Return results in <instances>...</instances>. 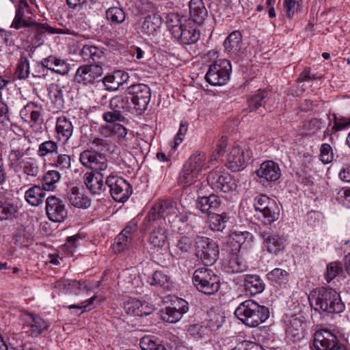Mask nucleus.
I'll return each instance as SVG.
<instances>
[{
	"mask_svg": "<svg viewBox=\"0 0 350 350\" xmlns=\"http://www.w3.org/2000/svg\"><path fill=\"white\" fill-rule=\"evenodd\" d=\"M310 305L317 311L340 313L345 309L339 293L331 288H319L311 291L308 296Z\"/></svg>",
	"mask_w": 350,
	"mask_h": 350,
	"instance_id": "1",
	"label": "nucleus"
},
{
	"mask_svg": "<svg viewBox=\"0 0 350 350\" xmlns=\"http://www.w3.org/2000/svg\"><path fill=\"white\" fill-rule=\"evenodd\" d=\"M269 310L252 299L241 302L234 311V315L250 327H256L269 317Z\"/></svg>",
	"mask_w": 350,
	"mask_h": 350,
	"instance_id": "2",
	"label": "nucleus"
},
{
	"mask_svg": "<svg viewBox=\"0 0 350 350\" xmlns=\"http://www.w3.org/2000/svg\"><path fill=\"white\" fill-rule=\"evenodd\" d=\"M174 217L183 223L188 218L187 215L180 214L176 202L169 200H161L156 204L146 216L144 224L146 228H149L154 224H161L166 217H168L169 222L174 221Z\"/></svg>",
	"mask_w": 350,
	"mask_h": 350,
	"instance_id": "3",
	"label": "nucleus"
},
{
	"mask_svg": "<svg viewBox=\"0 0 350 350\" xmlns=\"http://www.w3.org/2000/svg\"><path fill=\"white\" fill-rule=\"evenodd\" d=\"M14 7L15 16L10 25L11 28L20 29L24 27H32L39 33L45 31L51 33H57L55 29L47 23H38L33 20V14L27 0H19Z\"/></svg>",
	"mask_w": 350,
	"mask_h": 350,
	"instance_id": "4",
	"label": "nucleus"
},
{
	"mask_svg": "<svg viewBox=\"0 0 350 350\" xmlns=\"http://www.w3.org/2000/svg\"><path fill=\"white\" fill-rule=\"evenodd\" d=\"M206 154L200 152L192 154L184 164L181 170L178 182L184 185H190L194 183L199 178L206 165Z\"/></svg>",
	"mask_w": 350,
	"mask_h": 350,
	"instance_id": "5",
	"label": "nucleus"
},
{
	"mask_svg": "<svg viewBox=\"0 0 350 350\" xmlns=\"http://www.w3.org/2000/svg\"><path fill=\"white\" fill-rule=\"evenodd\" d=\"M193 283L199 291L206 295L215 293L220 287L218 275L208 267H200L194 271Z\"/></svg>",
	"mask_w": 350,
	"mask_h": 350,
	"instance_id": "6",
	"label": "nucleus"
},
{
	"mask_svg": "<svg viewBox=\"0 0 350 350\" xmlns=\"http://www.w3.org/2000/svg\"><path fill=\"white\" fill-rule=\"evenodd\" d=\"M254 206L258 219L265 225H271L279 218V207L273 200L266 195L260 194L256 196Z\"/></svg>",
	"mask_w": 350,
	"mask_h": 350,
	"instance_id": "7",
	"label": "nucleus"
},
{
	"mask_svg": "<svg viewBox=\"0 0 350 350\" xmlns=\"http://www.w3.org/2000/svg\"><path fill=\"white\" fill-rule=\"evenodd\" d=\"M232 70L230 62L228 59H218L209 66L206 74V81L211 85H224L229 80Z\"/></svg>",
	"mask_w": 350,
	"mask_h": 350,
	"instance_id": "8",
	"label": "nucleus"
},
{
	"mask_svg": "<svg viewBox=\"0 0 350 350\" xmlns=\"http://www.w3.org/2000/svg\"><path fill=\"white\" fill-rule=\"evenodd\" d=\"M196 255L205 265H212L219 256L217 244L208 238L198 237L195 243Z\"/></svg>",
	"mask_w": 350,
	"mask_h": 350,
	"instance_id": "9",
	"label": "nucleus"
},
{
	"mask_svg": "<svg viewBox=\"0 0 350 350\" xmlns=\"http://www.w3.org/2000/svg\"><path fill=\"white\" fill-rule=\"evenodd\" d=\"M310 347L314 350H347L336 335L327 329H321L315 332Z\"/></svg>",
	"mask_w": 350,
	"mask_h": 350,
	"instance_id": "10",
	"label": "nucleus"
},
{
	"mask_svg": "<svg viewBox=\"0 0 350 350\" xmlns=\"http://www.w3.org/2000/svg\"><path fill=\"white\" fill-rule=\"evenodd\" d=\"M79 161L83 166L95 172L105 171L108 167V160L105 154L89 150L80 154Z\"/></svg>",
	"mask_w": 350,
	"mask_h": 350,
	"instance_id": "11",
	"label": "nucleus"
},
{
	"mask_svg": "<svg viewBox=\"0 0 350 350\" xmlns=\"http://www.w3.org/2000/svg\"><path fill=\"white\" fill-rule=\"evenodd\" d=\"M83 183L92 194L100 195L105 190V185L109 187V174L107 172H87L83 176Z\"/></svg>",
	"mask_w": 350,
	"mask_h": 350,
	"instance_id": "12",
	"label": "nucleus"
},
{
	"mask_svg": "<svg viewBox=\"0 0 350 350\" xmlns=\"http://www.w3.org/2000/svg\"><path fill=\"white\" fill-rule=\"evenodd\" d=\"M101 64H91L80 66L76 72L75 81L84 85L93 83L103 74Z\"/></svg>",
	"mask_w": 350,
	"mask_h": 350,
	"instance_id": "13",
	"label": "nucleus"
},
{
	"mask_svg": "<svg viewBox=\"0 0 350 350\" xmlns=\"http://www.w3.org/2000/svg\"><path fill=\"white\" fill-rule=\"evenodd\" d=\"M46 213L49 219L54 222L64 221L68 216L64 202L54 196L46 198Z\"/></svg>",
	"mask_w": 350,
	"mask_h": 350,
	"instance_id": "14",
	"label": "nucleus"
},
{
	"mask_svg": "<svg viewBox=\"0 0 350 350\" xmlns=\"http://www.w3.org/2000/svg\"><path fill=\"white\" fill-rule=\"evenodd\" d=\"M260 237L263 239L264 248L270 254L277 255L285 247V238L278 233L264 231L260 232Z\"/></svg>",
	"mask_w": 350,
	"mask_h": 350,
	"instance_id": "15",
	"label": "nucleus"
},
{
	"mask_svg": "<svg viewBox=\"0 0 350 350\" xmlns=\"http://www.w3.org/2000/svg\"><path fill=\"white\" fill-rule=\"evenodd\" d=\"M131 194V185L122 178L111 175V196L119 202H124Z\"/></svg>",
	"mask_w": 350,
	"mask_h": 350,
	"instance_id": "16",
	"label": "nucleus"
},
{
	"mask_svg": "<svg viewBox=\"0 0 350 350\" xmlns=\"http://www.w3.org/2000/svg\"><path fill=\"white\" fill-rule=\"evenodd\" d=\"M27 140L22 137H16L12 138L9 144L10 153L8 154V159L10 162L12 167H16L21 161L22 158L27 153L29 148L27 147Z\"/></svg>",
	"mask_w": 350,
	"mask_h": 350,
	"instance_id": "17",
	"label": "nucleus"
},
{
	"mask_svg": "<svg viewBox=\"0 0 350 350\" xmlns=\"http://www.w3.org/2000/svg\"><path fill=\"white\" fill-rule=\"evenodd\" d=\"M175 32L173 37L182 44H193L200 38V33L197 31L196 25H192L189 20Z\"/></svg>",
	"mask_w": 350,
	"mask_h": 350,
	"instance_id": "18",
	"label": "nucleus"
},
{
	"mask_svg": "<svg viewBox=\"0 0 350 350\" xmlns=\"http://www.w3.org/2000/svg\"><path fill=\"white\" fill-rule=\"evenodd\" d=\"M258 177L260 182H272L277 180L280 177V170L278 165L272 161H267L263 162L260 168L256 171Z\"/></svg>",
	"mask_w": 350,
	"mask_h": 350,
	"instance_id": "19",
	"label": "nucleus"
},
{
	"mask_svg": "<svg viewBox=\"0 0 350 350\" xmlns=\"http://www.w3.org/2000/svg\"><path fill=\"white\" fill-rule=\"evenodd\" d=\"M242 44V36L239 31H232L224 42L225 51L232 58L239 57L243 53Z\"/></svg>",
	"mask_w": 350,
	"mask_h": 350,
	"instance_id": "20",
	"label": "nucleus"
},
{
	"mask_svg": "<svg viewBox=\"0 0 350 350\" xmlns=\"http://www.w3.org/2000/svg\"><path fill=\"white\" fill-rule=\"evenodd\" d=\"M39 64L42 67L62 75L68 74L70 69V65L66 61L55 55H49L46 58L42 59Z\"/></svg>",
	"mask_w": 350,
	"mask_h": 350,
	"instance_id": "21",
	"label": "nucleus"
},
{
	"mask_svg": "<svg viewBox=\"0 0 350 350\" xmlns=\"http://www.w3.org/2000/svg\"><path fill=\"white\" fill-rule=\"evenodd\" d=\"M221 204V199L215 194L208 196L198 197L196 200V207L204 213L211 214L217 211Z\"/></svg>",
	"mask_w": 350,
	"mask_h": 350,
	"instance_id": "22",
	"label": "nucleus"
},
{
	"mask_svg": "<svg viewBox=\"0 0 350 350\" xmlns=\"http://www.w3.org/2000/svg\"><path fill=\"white\" fill-rule=\"evenodd\" d=\"M80 56L87 64H99L103 63L105 55L101 50L92 45H84L80 50Z\"/></svg>",
	"mask_w": 350,
	"mask_h": 350,
	"instance_id": "23",
	"label": "nucleus"
},
{
	"mask_svg": "<svg viewBox=\"0 0 350 350\" xmlns=\"http://www.w3.org/2000/svg\"><path fill=\"white\" fill-rule=\"evenodd\" d=\"M189 7V21L200 25L208 16V11L202 0H191Z\"/></svg>",
	"mask_w": 350,
	"mask_h": 350,
	"instance_id": "24",
	"label": "nucleus"
},
{
	"mask_svg": "<svg viewBox=\"0 0 350 350\" xmlns=\"http://www.w3.org/2000/svg\"><path fill=\"white\" fill-rule=\"evenodd\" d=\"M162 23L161 17L157 14L148 15L141 21L140 31L147 36H154Z\"/></svg>",
	"mask_w": 350,
	"mask_h": 350,
	"instance_id": "25",
	"label": "nucleus"
},
{
	"mask_svg": "<svg viewBox=\"0 0 350 350\" xmlns=\"http://www.w3.org/2000/svg\"><path fill=\"white\" fill-rule=\"evenodd\" d=\"M245 163V152L239 146L233 147L228 154L226 166L232 171L239 170Z\"/></svg>",
	"mask_w": 350,
	"mask_h": 350,
	"instance_id": "26",
	"label": "nucleus"
},
{
	"mask_svg": "<svg viewBox=\"0 0 350 350\" xmlns=\"http://www.w3.org/2000/svg\"><path fill=\"white\" fill-rule=\"evenodd\" d=\"M67 198L70 204L77 208H87L91 204L90 199L77 187H72L68 190Z\"/></svg>",
	"mask_w": 350,
	"mask_h": 350,
	"instance_id": "27",
	"label": "nucleus"
},
{
	"mask_svg": "<svg viewBox=\"0 0 350 350\" xmlns=\"http://www.w3.org/2000/svg\"><path fill=\"white\" fill-rule=\"evenodd\" d=\"M28 318L27 320V327L28 328L27 332L32 337L39 336L43 331L48 329V323L40 317L29 314Z\"/></svg>",
	"mask_w": 350,
	"mask_h": 350,
	"instance_id": "28",
	"label": "nucleus"
},
{
	"mask_svg": "<svg viewBox=\"0 0 350 350\" xmlns=\"http://www.w3.org/2000/svg\"><path fill=\"white\" fill-rule=\"evenodd\" d=\"M17 203L5 196H0V220L12 219L17 216Z\"/></svg>",
	"mask_w": 350,
	"mask_h": 350,
	"instance_id": "29",
	"label": "nucleus"
},
{
	"mask_svg": "<svg viewBox=\"0 0 350 350\" xmlns=\"http://www.w3.org/2000/svg\"><path fill=\"white\" fill-rule=\"evenodd\" d=\"M224 269L228 273H241L247 269V265L238 254L229 252V256L224 262Z\"/></svg>",
	"mask_w": 350,
	"mask_h": 350,
	"instance_id": "30",
	"label": "nucleus"
},
{
	"mask_svg": "<svg viewBox=\"0 0 350 350\" xmlns=\"http://www.w3.org/2000/svg\"><path fill=\"white\" fill-rule=\"evenodd\" d=\"M55 131L59 140L67 142L72 135L73 125L66 117L61 116L56 120Z\"/></svg>",
	"mask_w": 350,
	"mask_h": 350,
	"instance_id": "31",
	"label": "nucleus"
},
{
	"mask_svg": "<svg viewBox=\"0 0 350 350\" xmlns=\"http://www.w3.org/2000/svg\"><path fill=\"white\" fill-rule=\"evenodd\" d=\"M151 96L150 89H139L131 98L135 108L139 113L144 111L148 107Z\"/></svg>",
	"mask_w": 350,
	"mask_h": 350,
	"instance_id": "32",
	"label": "nucleus"
},
{
	"mask_svg": "<svg viewBox=\"0 0 350 350\" xmlns=\"http://www.w3.org/2000/svg\"><path fill=\"white\" fill-rule=\"evenodd\" d=\"M251 235L248 232H239L232 233L229 238L228 252L239 254Z\"/></svg>",
	"mask_w": 350,
	"mask_h": 350,
	"instance_id": "33",
	"label": "nucleus"
},
{
	"mask_svg": "<svg viewBox=\"0 0 350 350\" xmlns=\"http://www.w3.org/2000/svg\"><path fill=\"white\" fill-rule=\"evenodd\" d=\"M244 286L247 293L251 295H255L264 291L265 284L258 275H245Z\"/></svg>",
	"mask_w": 350,
	"mask_h": 350,
	"instance_id": "34",
	"label": "nucleus"
},
{
	"mask_svg": "<svg viewBox=\"0 0 350 350\" xmlns=\"http://www.w3.org/2000/svg\"><path fill=\"white\" fill-rule=\"evenodd\" d=\"M53 286L60 291L78 293V291L87 289L85 282L70 280L68 279H60L53 284Z\"/></svg>",
	"mask_w": 350,
	"mask_h": 350,
	"instance_id": "35",
	"label": "nucleus"
},
{
	"mask_svg": "<svg viewBox=\"0 0 350 350\" xmlns=\"http://www.w3.org/2000/svg\"><path fill=\"white\" fill-rule=\"evenodd\" d=\"M147 282L151 286H159L166 290H170L172 286L170 276L162 271H154L148 277Z\"/></svg>",
	"mask_w": 350,
	"mask_h": 350,
	"instance_id": "36",
	"label": "nucleus"
},
{
	"mask_svg": "<svg viewBox=\"0 0 350 350\" xmlns=\"http://www.w3.org/2000/svg\"><path fill=\"white\" fill-rule=\"evenodd\" d=\"M126 103L122 97L115 96L111 99V109L113 110V111H111V123L114 121L124 123L127 122V120L122 115Z\"/></svg>",
	"mask_w": 350,
	"mask_h": 350,
	"instance_id": "37",
	"label": "nucleus"
},
{
	"mask_svg": "<svg viewBox=\"0 0 350 350\" xmlns=\"http://www.w3.org/2000/svg\"><path fill=\"white\" fill-rule=\"evenodd\" d=\"M206 320L207 326L212 330H217L224 322L222 311L218 308H212L207 311Z\"/></svg>",
	"mask_w": 350,
	"mask_h": 350,
	"instance_id": "38",
	"label": "nucleus"
},
{
	"mask_svg": "<svg viewBox=\"0 0 350 350\" xmlns=\"http://www.w3.org/2000/svg\"><path fill=\"white\" fill-rule=\"evenodd\" d=\"M45 191L42 187L34 185L25 192V198L29 204L34 206H38L44 201L46 196Z\"/></svg>",
	"mask_w": 350,
	"mask_h": 350,
	"instance_id": "39",
	"label": "nucleus"
},
{
	"mask_svg": "<svg viewBox=\"0 0 350 350\" xmlns=\"http://www.w3.org/2000/svg\"><path fill=\"white\" fill-rule=\"evenodd\" d=\"M167 233L165 228H154L150 234L149 242L155 247H163L167 240Z\"/></svg>",
	"mask_w": 350,
	"mask_h": 350,
	"instance_id": "40",
	"label": "nucleus"
},
{
	"mask_svg": "<svg viewBox=\"0 0 350 350\" xmlns=\"http://www.w3.org/2000/svg\"><path fill=\"white\" fill-rule=\"evenodd\" d=\"M267 276L269 281L279 286L286 285L290 277L286 270L280 268L273 269L267 274Z\"/></svg>",
	"mask_w": 350,
	"mask_h": 350,
	"instance_id": "41",
	"label": "nucleus"
},
{
	"mask_svg": "<svg viewBox=\"0 0 350 350\" xmlns=\"http://www.w3.org/2000/svg\"><path fill=\"white\" fill-rule=\"evenodd\" d=\"M186 21L187 20L185 17L180 16L176 13H169L165 16V23L172 36L176 33L175 31L181 28Z\"/></svg>",
	"mask_w": 350,
	"mask_h": 350,
	"instance_id": "42",
	"label": "nucleus"
},
{
	"mask_svg": "<svg viewBox=\"0 0 350 350\" xmlns=\"http://www.w3.org/2000/svg\"><path fill=\"white\" fill-rule=\"evenodd\" d=\"M139 346L142 350H167L159 338L152 336L142 337Z\"/></svg>",
	"mask_w": 350,
	"mask_h": 350,
	"instance_id": "43",
	"label": "nucleus"
},
{
	"mask_svg": "<svg viewBox=\"0 0 350 350\" xmlns=\"http://www.w3.org/2000/svg\"><path fill=\"white\" fill-rule=\"evenodd\" d=\"M226 214L221 215L212 213L208 216V224L210 228L215 232H222L226 228V223L228 221Z\"/></svg>",
	"mask_w": 350,
	"mask_h": 350,
	"instance_id": "44",
	"label": "nucleus"
},
{
	"mask_svg": "<svg viewBox=\"0 0 350 350\" xmlns=\"http://www.w3.org/2000/svg\"><path fill=\"white\" fill-rule=\"evenodd\" d=\"M61 174L57 170H49L42 178V187L46 191H53L56 187V184L60 180Z\"/></svg>",
	"mask_w": 350,
	"mask_h": 350,
	"instance_id": "45",
	"label": "nucleus"
},
{
	"mask_svg": "<svg viewBox=\"0 0 350 350\" xmlns=\"http://www.w3.org/2000/svg\"><path fill=\"white\" fill-rule=\"evenodd\" d=\"M21 117L29 124H36L42 120L39 110L34 109L32 106L27 105L20 111Z\"/></svg>",
	"mask_w": 350,
	"mask_h": 350,
	"instance_id": "46",
	"label": "nucleus"
},
{
	"mask_svg": "<svg viewBox=\"0 0 350 350\" xmlns=\"http://www.w3.org/2000/svg\"><path fill=\"white\" fill-rule=\"evenodd\" d=\"M58 154V145L52 140L45 141L38 146V154L46 157Z\"/></svg>",
	"mask_w": 350,
	"mask_h": 350,
	"instance_id": "47",
	"label": "nucleus"
},
{
	"mask_svg": "<svg viewBox=\"0 0 350 350\" xmlns=\"http://www.w3.org/2000/svg\"><path fill=\"white\" fill-rule=\"evenodd\" d=\"M224 174H226V172L218 168L210 172L206 177L208 185L215 191H219L222 183L221 180L224 178Z\"/></svg>",
	"mask_w": 350,
	"mask_h": 350,
	"instance_id": "48",
	"label": "nucleus"
},
{
	"mask_svg": "<svg viewBox=\"0 0 350 350\" xmlns=\"http://www.w3.org/2000/svg\"><path fill=\"white\" fill-rule=\"evenodd\" d=\"M52 165L64 173H67L71 167V157L66 154H59L53 160Z\"/></svg>",
	"mask_w": 350,
	"mask_h": 350,
	"instance_id": "49",
	"label": "nucleus"
},
{
	"mask_svg": "<svg viewBox=\"0 0 350 350\" xmlns=\"http://www.w3.org/2000/svg\"><path fill=\"white\" fill-rule=\"evenodd\" d=\"M161 317L165 322L175 323L182 319L183 315L171 307L166 306L161 310Z\"/></svg>",
	"mask_w": 350,
	"mask_h": 350,
	"instance_id": "50",
	"label": "nucleus"
},
{
	"mask_svg": "<svg viewBox=\"0 0 350 350\" xmlns=\"http://www.w3.org/2000/svg\"><path fill=\"white\" fill-rule=\"evenodd\" d=\"M116 122L111 123V137L117 139L120 143H123L125 141L127 130L124 125Z\"/></svg>",
	"mask_w": 350,
	"mask_h": 350,
	"instance_id": "51",
	"label": "nucleus"
},
{
	"mask_svg": "<svg viewBox=\"0 0 350 350\" xmlns=\"http://www.w3.org/2000/svg\"><path fill=\"white\" fill-rule=\"evenodd\" d=\"M342 271V266L340 262L337 261L332 262L327 266L326 272L325 273V279L327 282H330Z\"/></svg>",
	"mask_w": 350,
	"mask_h": 350,
	"instance_id": "52",
	"label": "nucleus"
},
{
	"mask_svg": "<svg viewBox=\"0 0 350 350\" xmlns=\"http://www.w3.org/2000/svg\"><path fill=\"white\" fill-rule=\"evenodd\" d=\"M17 166L22 169L23 172L28 176H36L39 172L38 167L36 163L31 162L29 159L28 160H21Z\"/></svg>",
	"mask_w": 350,
	"mask_h": 350,
	"instance_id": "53",
	"label": "nucleus"
},
{
	"mask_svg": "<svg viewBox=\"0 0 350 350\" xmlns=\"http://www.w3.org/2000/svg\"><path fill=\"white\" fill-rule=\"evenodd\" d=\"M129 79L128 74L123 70H116L111 75V88H119Z\"/></svg>",
	"mask_w": 350,
	"mask_h": 350,
	"instance_id": "54",
	"label": "nucleus"
},
{
	"mask_svg": "<svg viewBox=\"0 0 350 350\" xmlns=\"http://www.w3.org/2000/svg\"><path fill=\"white\" fill-rule=\"evenodd\" d=\"M192 245V239L187 236L181 237L176 243V248L180 255L188 254L191 251Z\"/></svg>",
	"mask_w": 350,
	"mask_h": 350,
	"instance_id": "55",
	"label": "nucleus"
},
{
	"mask_svg": "<svg viewBox=\"0 0 350 350\" xmlns=\"http://www.w3.org/2000/svg\"><path fill=\"white\" fill-rule=\"evenodd\" d=\"M224 178H222L221 185L219 191L224 193H229L237 189L236 180L228 173L224 174Z\"/></svg>",
	"mask_w": 350,
	"mask_h": 350,
	"instance_id": "56",
	"label": "nucleus"
},
{
	"mask_svg": "<svg viewBox=\"0 0 350 350\" xmlns=\"http://www.w3.org/2000/svg\"><path fill=\"white\" fill-rule=\"evenodd\" d=\"M29 70V63L26 56L21 55L16 68V75L19 79H24L27 76Z\"/></svg>",
	"mask_w": 350,
	"mask_h": 350,
	"instance_id": "57",
	"label": "nucleus"
},
{
	"mask_svg": "<svg viewBox=\"0 0 350 350\" xmlns=\"http://www.w3.org/2000/svg\"><path fill=\"white\" fill-rule=\"evenodd\" d=\"M169 306L179 312L183 316L189 310L188 302L182 298L176 297L171 301Z\"/></svg>",
	"mask_w": 350,
	"mask_h": 350,
	"instance_id": "58",
	"label": "nucleus"
},
{
	"mask_svg": "<svg viewBox=\"0 0 350 350\" xmlns=\"http://www.w3.org/2000/svg\"><path fill=\"white\" fill-rule=\"evenodd\" d=\"M321 78V74L314 72L312 68H306L303 72L300 73L298 80L302 82L311 80H320Z\"/></svg>",
	"mask_w": 350,
	"mask_h": 350,
	"instance_id": "59",
	"label": "nucleus"
},
{
	"mask_svg": "<svg viewBox=\"0 0 350 350\" xmlns=\"http://www.w3.org/2000/svg\"><path fill=\"white\" fill-rule=\"evenodd\" d=\"M301 0H284V6L286 8V16L291 18L298 10Z\"/></svg>",
	"mask_w": 350,
	"mask_h": 350,
	"instance_id": "60",
	"label": "nucleus"
},
{
	"mask_svg": "<svg viewBox=\"0 0 350 350\" xmlns=\"http://www.w3.org/2000/svg\"><path fill=\"white\" fill-rule=\"evenodd\" d=\"M350 126V116L349 117H340L334 116V125L332 130L334 132H338L345 129Z\"/></svg>",
	"mask_w": 350,
	"mask_h": 350,
	"instance_id": "61",
	"label": "nucleus"
},
{
	"mask_svg": "<svg viewBox=\"0 0 350 350\" xmlns=\"http://www.w3.org/2000/svg\"><path fill=\"white\" fill-rule=\"evenodd\" d=\"M231 350H263L262 347L250 340H242Z\"/></svg>",
	"mask_w": 350,
	"mask_h": 350,
	"instance_id": "62",
	"label": "nucleus"
},
{
	"mask_svg": "<svg viewBox=\"0 0 350 350\" xmlns=\"http://www.w3.org/2000/svg\"><path fill=\"white\" fill-rule=\"evenodd\" d=\"M320 159L324 163H329L333 159V152L328 144H323L321 147Z\"/></svg>",
	"mask_w": 350,
	"mask_h": 350,
	"instance_id": "63",
	"label": "nucleus"
},
{
	"mask_svg": "<svg viewBox=\"0 0 350 350\" xmlns=\"http://www.w3.org/2000/svg\"><path fill=\"white\" fill-rule=\"evenodd\" d=\"M337 200L343 206L350 208V187L342 188L337 193Z\"/></svg>",
	"mask_w": 350,
	"mask_h": 350,
	"instance_id": "64",
	"label": "nucleus"
}]
</instances>
